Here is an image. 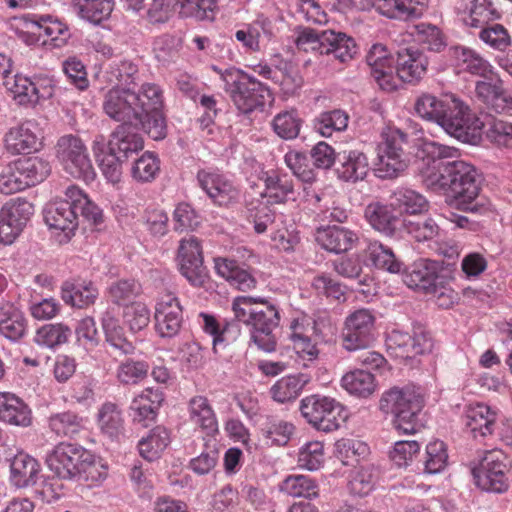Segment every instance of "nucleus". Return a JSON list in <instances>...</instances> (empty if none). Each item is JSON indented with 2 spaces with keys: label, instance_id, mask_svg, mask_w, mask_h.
<instances>
[{
  "label": "nucleus",
  "instance_id": "56",
  "mask_svg": "<svg viewBox=\"0 0 512 512\" xmlns=\"http://www.w3.org/2000/svg\"><path fill=\"white\" fill-rule=\"evenodd\" d=\"M180 15L199 21L212 20L216 9V0H177Z\"/></svg>",
  "mask_w": 512,
  "mask_h": 512
},
{
  "label": "nucleus",
  "instance_id": "53",
  "mask_svg": "<svg viewBox=\"0 0 512 512\" xmlns=\"http://www.w3.org/2000/svg\"><path fill=\"white\" fill-rule=\"evenodd\" d=\"M401 227L417 242L431 241L438 236L440 231L438 224L431 217L416 220L403 219Z\"/></svg>",
  "mask_w": 512,
  "mask_h": 512
},
{
  "label": "nucleus",
  "instance_id": "24",
  "mask_svg": "<svg viewBox=\"0 0 512 512\" xmlns=\"http://www.w3.org/2000/svg\"><path fill=\"white\" fill-rule=\"evenodd\" d=\"M392 208L391 205L372 202L366 206L364 216L375 230L387 236H394L401 228L403 219L394 215Z\"/></svg>",
  "mask_w": 512,
  "mask_h": 512
},
{
  "label": "nucleus",
  "instance_id": "28",
  "mask_svg": "<svg viewBox=\"0 0 512 512\" xmlns=\"http://www.w3.org/2000/svg\"><path fill=\"white\" fill-rule=\"evenodd\" d=\"M4 144L5 149L12 155L29 154L37 150L38 137L29 124L24 123L9 129L5 134Z\"/></svg>",
  "mask_w": 512,
  "mask_h": 512
},
{
  "label": "nucleus",
  "instance_id": "58",
  "mask_svg": "<svg viewBox=\"0 0 512 512\" xmlns=\"http://www.w3.org/2000/svg\"><path fill=\"white\" fill-rule=\"evenodd\" d=\"M448 454L443 441L434 440L426 446L424 472L437 474L447 466Z\"/></svg>",
  "mask_w": 512,
  "mask_h": 512
},
{
  "label": "nucleus",
  "instance_id": "61",
  "mask_svg": "<svg viewBox=\"0 0 512 512\" xmlns=\"http://www.w3.org/2000/svg\"><path fill=\"white\" fill-rule=\"evenodd\" d=\"M108 294L114 304L127 306L140 294V285L133 279L117 280L109 286Z\"/></svg>",
  "mask_w": 512,
  "mask_h": 512
},
{
  "label": "nucleus",
  "instance_id": "19",
  "mask_svg": "<svg viewBox=\"0 0 512 512\" xmlns=\"http://www.w3.org/2000/svg\"><path fill=\"white\" fill-rule=\"evenodd\" d=\"M475 96L488 110L512 115V94L503 88L500 80L477 81Z\"/></svg>",
  "mask_w": 512,
  "mask_h": 512
},
{
  "label": "nucleus",
  "instance_id": "34",
  "mask_svg": "<svg viewBox=\"0 0 512 512\" xmlns=\"http://www.w3.org/2000/svg\"><path fill=\"white\" fill-rule=\"evenodd\" d=\"M11 480L19 488L36 483L39 473V464L30 455L20 452L11 461Z\"/></svg>",
  "mask_w": 512,
  "mask_h": 512
},
{
  "label": "nucleus",
  "instance_id": "10",
  "mask_svg": "<svg viewBox=\"0 0 512 512\" xmlns=\"http://www.w3.org/2000/svg\"><path fill=\"white\" fill-rule=\"evenodd\" d=\"M56 157L63 169L74 178L93 180L95 171L82 139L67 134L60 137L55 146Z\"/></svg>",
  "mask_w": 512,
  "mask_h": 512
},
{
  "label": "nucleus",
  "instance_id": "32",
  "mask_svg": "<svg viewBox=\"0 0 512 512\" xmlns=\"http://www.w3.org/2000/svg\"><path fill=\"white\" fill-rule=\"evenodd\" d=\"M0 420L11 425L27 427L31 424V412L19 398L0 393Z\"/></svg>",
  "mask_w": 512,
  "mask_h": 512
},
{
  "label": "nucleus",
  "instance_id": "36",
  "mask_svg": "<svg viewBox=\"0 0 512 512\" xmlns=\"http://www.w3.org/2000/svg\"><path fill=\"white\" fill-rule=\"evenodd\" d=\"M309 378L305 374L282 377L270 388L273 400L279 403L294 401L301 393Z\"/></svg>",
  "mask_w": 512,
  "mask_h": 512
},
{
  "label": "nucleus",
  "instance_id": "51",
  "mask_svg": "<svg viewBox=\"0 0 512 512\" xmlns=\"http://www.w3.org/2000/svg\"><path fill=\"white\" fill-rule=\"evenodd\" d=\"M349 116L340 109L325 111L314 119V129L323 137H330L335 131H343L348 126Z\"/></svg>",
  "mask_w": 512,
  "mask_h": 512
},
{
  "label": "nucleus",
  "instance_id": "20",
  "mask_svg": "<svg viewBox=\"0 0 512 512\" xmlns=\"http://www.w3.org/2000/svg\"><path fill=\"white\" fill-rule=\"evenodd\" d=\"M335 172L337 177L344 182L362 181L369 172L368 158L360 150L342 151L337 156Z\"/></svg>",
  "mask_w": 512,
  "mask_h": 512
},
{
  "label": "nucleus",
  "instance_id": "52",
  "mask_svg": "<svg viewBox=\"0 0 512 512\" xmlns=\"http://www.w3.org/2000/svg\"><path fill=\"white\" fill-rule=\"evenodd\" d=\"M2 84L13 94V98L18 104L25 106L33 105L35 78L31 80L28 77L16 74L5 79Z\"/></svg>",
  "mask_w": 512,
  "mask_h": 512
},
{
  "label": "nucleus",
  "instance_id": "29",
  "mask_svg": "<svg viewBox=\"0 0 512 512\" xmlns=\"http://www.w3.org/2000/svg\"><path fill=\"white\" fill-rule=\"evenodd\" d=\"M214 262L217 274L237 289L248 291L255 288L256 279L247 270L241 268L235 260L216 258Z\"/></svg>",
  "mask_w": 512,
  "mask_h": 512
},
{
  "label": "nucleus",
  "instance_id": "33",
  "mask_svg": "<svg viewBox=\"0 0 512 512\" xmlns=\"http://www.w3.org/2000/svg\"><path fill=\"white\" fill-rule=\"evenodd\" d=\"M366 256L372 265L392 274L405 271L404 263L396 257L391 248L378 241L370 242L365 249Z\"/></svg>",
  "mask_w": 512,
  "mask_h": 512
},
{
  "label": "nucleus",
  "instance_id": "30",
  "mask_svg": "<svg viewBox=\"0 0 512 512\" xmlns=\"http://www.w3.org/2000/svg\"><path fill=\"white\" fill-rule=\"evenodd\" d=\"M495 423V412L491 411L485 404L478 403L469 407L466 411L465 426L470 430L474 438L492 434Z\"/></svg>",
  "mask_w": 512,
  "mask_h": 512
},
{
  "label": "nucleus",
  "instance_id": "7",
  "mask_svg": "<svg viewBox=\"0 0 512 512\" xmlns=\"http://www.w3.org/2000/svg\"><path fill=\"white\" fill-rule=\"evenodd\" d=\"M223 89L236 109L243 114L263 111L272 101L270 89L255 77L239 70L227 69L221 74Z\"/></svg>",
  "mask_w": 512,
  "mask_h": 512
},
{
  "label": "nucleus",
  "instance_id": "12",
  "mask_svg": "<svg viewBox=\"0 0 512 512\" xmlns=\"http://www.w3.org/2000/svg\"><path fill=\"white\" fill-rule=\"evenodd\" d=\"M85 459H90V451L77 443L61 442L47 453L46 464L59 479L71 480Z\"/></svg>",
  "mask_w": 512,
  "mask_h": 512
},
{
  "label": "nucleus",
  "instance_id": "46",
  "mask_svg": "<svg viewBox=\"0 0 512 512\" xmlns=\"http://www.w3.org/2000/svg\"><path fill=\"white\" fill-rule=\"evenodd\" d=\"M408 166L407 155L377 151L374 172L378 178L393 179L399 176Z\"/></svg>",
  "mask_w": 512,
  "mask_h": 512
},
{
  "label": "nucleus",
  "instance_id": "47",
  "mask_svg": "<svg viewBox=\"0 0 512 512\" xmlns=\"http://www.w3.org/2000/svg\"><path fill=\"white\" fill-rule=\"evenodd\" d=\"M107 79L114 86L136 88L139 84L138 66L127 59L114 61L107 70Z\"/></svg>",
  "mask_w": 512,
  "mask_h": 512
},
{
  "label": "nucleus",
  "instance_id": "6",
  "mask_svg": "<svg viewBox=\"0 0 512 512\" xmlns=\"http://www.w3.org/2000/svg\"><path fill=\"white\" fill-rule=\"evenodd\" d=\"M379 407L393 415V425L399 432L414 434L422 427L419 413L424 407V397L419 388L394 386L382 394Z\"/></svg>",
  "mask_w": 512,
  "mask_h": 512
},
{
  "label": "nucleus",
  "instance_id": "9",
  "mask_svg": "<svg viewBox=\"0 0 512 512\" xmlns=\"http://www.w3.org/2000/svg\"><path fill=\"white\" fill-rule=\"evenodd\" d=\"M300 411L310 425L324 432L337 430L347 419L344 407L327 396L311 395L303 398Z\"/></svg>",
  "mask_w": 512,
  "mask_h": 512
},
{
  "label": "nucleus",
  "instance_id": "42",
  "mask_svg": "<svg viewBox=\"0 0 512 512\" xmlns=\"http://www.w3.org/2000/svg\"><path fill=\"white\" fill-rule=\"evenodd\" d=\"M267 195L275 203H284L294 193L292 176L278 171L267 172L264 178Z\"/></svg>",
  "mask_w": 512,
  "mask_h": 512
},
{
  "label": "nucleus",
  "instance_id": "62",
  "mask_svg": "<svg viewBox=\"0 0 512 512\" xmlns=\"http://www.w3.org/2000/svg\"><path fill=\"white\" fill-rule=\"evenodd\" d=\"M160 171V162L151 152H145L132 167V176L139 182H150Z\"/></svg>",
  "mask_w": 512,
  "mask_h": 512
},
{
  "label": "nucleus",
  "instance_id": "16",
  "mask_svg": "<svg viewBox=\"0 0 512 512\" xmlns=\"http://www.w3.org/2000/svg\"><path fill=\"white\" fill-rule=\"evenodd\" d=\"M155 328L163 338L176 336L182 326L183 311L179 300L172 293L160 297L155 307Z\"/></svg>",
  "mask_w": 512,
  "mask_h": 512
},
{
  "label": "nucleus",
  "instance_id": "23",
  "mask_svg": "<svg viewBox=\"0 0 512 512\" xmlns=\"http://www.w3.org/2000/svg\"><path fill=\"white\" fill-rule=\"evenodd\" d=\"M322 46L320 54L333 55L342 63L348 62L357 54V45L353 38L345 33L333 30L322 31Z\"/></svg>",
  "mask_w": 512,
  "mask_h": 512
},
{
  "label": "nucleus",
  "instance_id": "50",
  "mask_svg": "<svg viewBox=\"0 0 512 512\" xmlns=\"http://www.w3.org/2000/svg\"><path fill=\"white\" fill-rule=\"evenodd\" d=\"M412 29L411 35L414 40L427 50L441 52L446 47L443 34L437 26L429 23H419L414 25Z\"/></svg>",
  "mask_w": 512,
  "mask_h": 512
},
{
  "label": "nucleus",
  "instance_id": "55",
  "mask_svg": "<svg viewBox=\"0 0 512 512\" xmlns=\"http://www.w3.org/2000/svg\"><path fill=\"white\" fill-rule=\"evenodd\" d=\"M302 119L295 109L278 113L273 121L274 132L282 139H295L300 132Z\"/></svg>",
  "mask_w": 512,
  "mask_h": 512
},
{
  "label": "nucleus",
  "instance_id": "40",
  "mask_svg": "<svg viewBox=\"0 0 512 512\" xmlns=\"http://www.w3.org/2000/svg\"><path fill=\"white\" fill-rule=\"evenodd\" d=\"M71 328L64 323L45 324L37 329L34 342L45 348L56 349L68 342Z\"/></svg>",
  "mask_w": 512,
  "mask_h": 512
},
{
  "label": "nucleus",
  "instance_id": "63",
  "mask_svg": "<svg viewBox=\"0 0 512 512\" xmlns=\"http://www.w3.org/2000/svg\"><path fill=\"white\" fill-rule=\"evenodd\" d=\"M149 368L145 361L127 359L118 366L117 378L123 384H135L147 376Z\"/></svg>",
  "mask_w": 512,
  "mask_h": 512
},
{
  "label": "nucleus",
  "instance_id": "44",
  "mask_svg": "<svg viewBox=\"0 0 512 512\" xmlns=\"http://www.w3.org/2000/svg\"><path fill=\"white\" fill-rule=\"evenodd\" d=\"M380 478L379 468L373 464L360 466L351 476L348 487L352 494L364 497L375 488Z\"/></svg>",
  "mask_w": 512,
  "mask_h": 512
},
{
  "label": "nucleus",
  "instance_id": "21",
  "mask_svg": "<svg viewBox=\"0 0 512 512\" xmlns=\"http://www.w3.org/2000/svg\"><path fill=\"white\" fill-rule=\"evenodd\" d=\"M143 147L142 136L136 132L131 124L118 125L111 133L108 141V150L126 160L142 150Z\"/></svg>",
  "mask_w": 512,
  "mask_h": 512
},
{
  "label": "nucleus",
  "instance_id": "54",
  "mask_svg": "<svg viewBox=\"0 0 512 512\" xmlns=\"http://www.w3.org/2000/svg\"><path fill=\"white\" fill-rule=\"evenodd\" d=\"M83 418L78 414L65 411L49 417V427L58 436L72 437L83 428Z\"/></svg>",
  "mask_w": 512,
  "mask_h": 512
},
{
  "label": "nucleus",
  "instance_id": "35",
  "mask_svg": "<svg viewBox=\"0 0 512 512\" xmlns=\"http://www.w3.org/2000/svg\"><path fill=\"white\" fill-rule=\"evenodd\" d=\"M102 327L105 333L106 342L118 355H129L134 352L135 347L125 337L123 327L109 311H107L102 317Z\"/></svg>",
  "mask_w": 512,
  "mask_h": 512
},
{
  "label": "nucleus",
  "instance_id": "64",
  "mask_svg": "<svg viewBox=\"0 0 512 512\" xmlns=\"http://www.w3.org/2000/svg\"><path fill=\"white\" fill-rule=\"evenodd\" d=\"M1 210L6 212L14 222L19 223V226L23 229H25L35 211L33 203L20 197L7 202Z\"/></svg>",
  "mask_w": 512,
  "mask_h": 512
},
{
  "label": "nucleus",
  "instance_id": "38",
  "mask_svg": "<svg viewBox=\"0 0 512 512\" xmlns=\"http://www.w3.org/2000/svg\"><path fill=\"white\" fill-rule=\"evenodd\" d=\"M72 4L82 19L95 25L108 19L114 8L113 0H72Z\"/></svg>",
  "mask_w": 512,
  "mask_h": 512
},
{
  "label": "nucleus",
  "instance_id": "48",
  "mask_svg": "<svg viewBox=\"0 0 512 512\" xmlns=\"http://www.w3.org/2000/svg\"><path fill=\"white\" fill-rule=\"evenodd\" d=\"M169 443L168 431L164 427L157 426L151 430L147 437H143L139 441L140 455L148 461H154L159 458Z\"/></svg>",
  "mask_w": 512,
  "mask_h": 512
},
{
  "label": "nucleus",
  "instance_id": "4",
  "mask_svg": "<svg viewBox=\"0 0 512 512\" xmlns=\"http://www.w3.org/2000/svg\"><path fill=\"white\" fill-rule=\"evenodd\" d=\"M44 221L52 229L65 232L70 238L79 225V217L93 225L103 221L102 210L93 203L77 186L70 185L64 191V197L46 204Z\"/></svg>",
  "mask_w": 512,
  "mask_h": 512
},
{
  "label": "nucleus",
  "instance_id": "13",
  "mask_svg": "<svg viewBox=\"0 0 512 512\" xmlns=\"http://www.w3.org/2000/svg\"><path fill=\"white\" fill-rule=\"evenodd\" d=\"M181 274L194 286H202L207 278L202 248L195 236L180 241L177 255Z\"/></svg>",
  "mask_w": 512,
  "mask_h": 512
},
{
  "label": "nucleus",
  "instance_id": "17",
  "mask_svg": "<svg viewBox=\"0 0 512 512\" xmlns=\"http://www.w3.org/2000/svg\"><path fill=\"white\" fill-rule=\"evenodd\" d=\"M429 59L418 47L401 48L396 53L395 70L397 77L409 84L419 83L426 75Z\"/></svg>",
  "mask_w": 512,
  "mask_h": 512
},
{
  "label": "nucleus",
  "instance_id": "57",
  "mask_svg": "<svg viewBox=\"0 0 512 512\" xmlns=\"http://www.w3.org/2000/svg\"><path fill=\"white\" fill-rule=\"evenodd\" d=\"M294 431V425L277 417H268L265 427L262 429L267 441L279 446L286 445Z\"/></svg>",
  "mask_w": 512,
  "mask_h": 512
},
{
  "label": "nucleus",
  "instance_id": "43",
  "mask_svg": "<svg viewBox=\"0 0 512 512\" xmlns=\"http://www.w3.org/2000/svg\"><path fill=\"white\" fill-rule=\"evenodd\" d=\"M341 384L350 394L363 398L370 396L376 387L374 375L362 369L346 373Z\"/></svg>",
  "mask_w": 512,
  "mask_h": 512
},
{
  "label": "nucleus",
  "instance_id": "59",
  "mask_svg": "<svg viewBox=\"0 0 512 512\" xmlns=\"http://www.w3.org/2000/svg\"><path fill=\"white\" fill-rule=\"evenodd\" d=\"M311 287L316 294L326 298L338 301L345 298L346 287L327 273H320L314 276L311 281Z\"/></svg>",
  "mask_w": 512,
  "mask_h": 512
},
{
  "label": "nucleus",
  "instance_id": "60",
  "mask_svg": "<svg viewBox=\"0 0 512 512\" xmlns=\"http://www.w3.org/2000/svg\"><path fill=\"white\" fill-rule=\"evenodd\" d=\"M290 329L292 331L290 339L296 352L302 356H308L309 360L315 359L318 356V349L311 338L305 333L303 323L299 319H294L291 322Z\"/></svg>",
  "mask_w": 512,
  "mask_h": 512
},
{
  "label": "nucleus",
  "instance_id": "37",
  "mask_svg": "<svg viewBox=\"0 0 512 512\" xmlns=\"http://www.w3.org/2000/svg\"><path fill=\"white\" fill-rule=\"evenodd\" d=\"M391 206L401 213L421 214L428 210L429 202L415 190L399 188L391 195Z\"/></svg>",
  "mask_w": 512,
  "mask_h": 512
},
{
  "label": "nucleus",
  "instance_id": "41",
  "mask_svg": "<svg viewBox=\"0 0 512 512\" xmlns=\"http://www.w3.org/2000/svg\"><path fill=\"white\" fill-rule=\"evenodd\" d=\"M16 161L26 188L44 181L51 172L49 162L40 157L20 158Z\"/></svg>",
  "mask_w": 512,
  "mask_h": 512
},
{
  "label": "nucleus",
  "instance_id": "22",
  "mask_svg": "<svg viewBox=\"0 0 512 512\" xmlns=\"http://www.w3.org/2000/svg\"><path fill=\"white\" fill-rule=\"evenodd\" d=\"M357 240L355 232L338 225L321 227L316 233L318 244L323 249L336 254L348 251Z\"/></svg>",
  "mask_w": 512,
  "mask_h": 512
},
{
  "label": "nucleus",
  "instance_id": "26",
  "mask_svg": "<svg viewBox=\"0 0 512 512\" xmlns=\"http://www.w3.org/2000/svg\"><path fill=\"white\" fill-rule=\"evenodd\" d=\"M26 319L14 304L9 301L0 302V334L9 340L16 341L26 332Z\"/></svg>",
  "mask_w": 512,
  "mask_h": 512
},
{
  "label": "nucleus",
  "instance_id": "3",
  "mask_svg": "<svg viewBox=\"0 0 512 512\" xmlns=\"http://www.w3.org/2000/svg\"><path fill=\"white\" fill-rule=\"evenodd\" d=\"M414 109L421 118L437 123L446 134L463 143L476 144L480 140V134L470 125L469 107L455 94H422Z\"/></svg>",
  "mask_w": 512,
  "mask_h": 512
},
{
  "label": "nucleus",
  "instance_id": "45",
  "mask_svg": "<svg viewBox=\"0 0 512 512\" xmlns=\"http://www.w3.org/2000/svg\"><path fill=\"white\" fill-rule=\"evenodd\" d=\"M280 490L294 498L313 499L319 495V487L314 479L306 475H289L284 479Z\"/></svg>",
  "mask_w": 512,
  "mask_h": 512
},
{
  "label": "nucleus",
  "instance_id": "25",
  "mask_svg": "<svg viewBox=\"0 0 512 512\" xmlns=\"http://www.w3.org/2000/svg\"><path fill=\"white\" fill-rule=\"evenodd\" d=\"M61 297L66 304L82 309L95 303L98 289L92 282L68 280L61 286Z\"/></svg>",
  "mask_w": 512,
  "mask_h": 512
},
{
  "label": "nucleus",
  "instance_id": "14",
  "mask_svg": "<svg viewBox=\"0 0 512 512\" xmlns=\"http://www.w3.org/2000/svg\"><path fill=\"white\" fill-rule=\"evenodd\" d=\"M442 263L421 258L416 260L406 272L404 282L413 289L422 290L425 293H437L439 284L445 283V277L441 274Z\"/></svg>",
  "mask_w": 512,
  "mask_h": 512
},
{
  "label": "nucleus",
  "instance_id": "39",
  "mask_svg": "<svg viewBox=\"0 0 512 512\" xmlns=\"http://www.w3.org/2000/svg\"><path fill=\"white\" fill-rule=\"evenodd\" d=\"M190 420L207 434L218 430L215 413L204 396H195L189 401Z\"/></svg>",
  "mask_w": 512,
  "mask_h": 512
},
{
  "label": "nucleus",
  "instance_id": "2",
  "mask_svg": "<svg viewBox=\"0 0 512 512\" xmlns=\"http://www.w3.org/2000/svg\"><path fill=\"white\" fill-rule=\"evenodd\" d=\"M102 107L109 118L121 124L136 121L153 140H162L167 135L162 90L154 83H144L137 91L133 87L113 86L105 93Z\"/></svg>",
  "mask_w": 512,
  "mask_h": 512
},
{
  "label": "nucleus",
  "instance_id": "5",
  "mask_svg": "<svg viewBox=\"0 0 512 512\" xmlns=\"http://www.w3.org/2000/svg\"><path fill=\"white\" fill-rule=\"evenodd\" d=\"M235 318L249 327L251 340L261 350L276 349L274 330L279 326L280 314L275 304L266 298L238 296L233 300Z\"/></svg>",
  "mask_w": 512,
  "mask_h": 512
},
{
  "label": "nucleus",
  "instance_id": "1",
  "mask_svg": "<svg viewBox=\"0 0 512 512\" xmlns=\"http://www.w3.org/2000/svg\"><path fill=\"white\" fill-rule=\"evenodd\" d=\"M458 149L425 140L423 157L418 172L423 185L432 191L443 192L456 209L478 213L484 206L478 203L482 189V173L471 163L463 160L445 161L455 156Z\"/></svg>",
  "mask_w": 512,
  "mask_h": 512
},
{
  "label": "nucleus",
  "instance_id": "31",
  "mask_svg": "<svg viewBox=\"0 0 512 512\" xmlns=\"http://www.w3.org/2000/svg\"><path fill=\"white\" fill-rule=\"evenodd\" d=\"M25 26L28 29L33 30V33H38L39 36L43 35L50 38L52 41H58L57 46L65 43L69 38L68 27L57 19H53L51 16H27L24 18Z\"/></svg>",
  "mask_w": 512,
  "mask_h": 512
},
{
  "label": "nucleus",
  "instance_id": "18",
  "mask_svg": "<svg viewBox=\"0 0 512 512\" xmlns=\"http://www.w3.org/2000/svg\"><path fill=\"white\" fill-rule=\"evenodd\" d=\"M197 181L202 190L217 205L225 206L238 198V190L223 175L208 170H199Z\"/></svg>",
  "mask_w": 512,
  "mask_h": 512
},
{
  "label": "nucleus",
  "instance_id": "8",
  "mask_svg": "<svg viewBox=\"0 0 512 512\" xmlns=\"http://www.w3.org/2000/svg\"><path fill=\"white\" fill-rule=\"evenodd\" d=\"M509 470L507 455L500 449H492L484 452L479 464L472 468V475L481 490L501 494L509 488Z\"/></svg>",
  "mask_w": 512,
  "mask_h": 512
},
{
  "label": "nucleus",
  "instance_id": "11",
  "mask_svg": "<svg viewBox=\"0 0 512 512\" xmlns=\"http://www.w3.org/2000/svg\"><path fill=\"white\" fill-rule=\"evenodd\" d=\"M375 317L369 309H358L350 313L341 331V343L347 351L369 348L374 340Z\"/></svg>",
  "mask_w": 512,
  "mask_h": 512
},
{
  "label": "nucleus",
  "instance_id": "15",
  "mask_svg": "<svg viewBox=\"0 0 512 512\" xmlns=\"http://www.w3.org/2000/svg\"><path fill=\"white\" fill-rule=\"evenodd\" d=\"M390 341L397 350V356L404 359H412L418 355L432 352L434 339L424 326L415 325L412 334L402 331H393Z\"/></svg>",
  "mask_w": 512,
  "mask_h": 512
},
{
  "label": "nucleus",
  "instance_id": "49",
  "mask_svg": "<svg viewBox=\"0 0 512 512\" xmlns=\"http://www.w3.org/2000/svg\"><path fill=\"white\" fill-rule=\"evenodd\" d=\"M101 431L111 439L118 438L124 430L121 411L114 403H104L98 413Z\"/></svg>",
  "mask_w": 512,
  "mask_h": 512
},
{
  "label": "nucleus",
  "instance_id": "27",
  "mask_svg": "<svg viewBox=\"0 0 512 512\" xmlns=\"http://www.w3.org/2000/svg\"><path fill=\"white\" fill-rule=\"evenodd\" d=\"M454 64L459 69L473 75L486 77L492 72V66L480 54L464 46H454L449 49Z\"/></svg>",
  "mask_w": 512,
  "mask_h": 512
}]
</instances>
